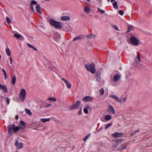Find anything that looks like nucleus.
Listing matches in <instances>:
<instances>
[{
	"mask_svg": "<svg viewBox=\"0 0 152 152\" xmlns=\"http://www.w3.org/2000/svg\"><path fill=\"white\" fill-rule=\"evenodd\" d=\"M6 19L7 22V23L9 24L11 23V21L10 19L9 18V17H6Z\"/></svg>",
	"mask_w": 152,
	"mask_h": 152,
	"instance_id": "36",
	"label": "nucleus"
},
{
	"mask_svg": "<svg viewBox=\"0 0 152 152\" xmlns=\"http://www.w3.org/2000/svg\"><path fill=\"white\" fill-rule=\"evenodd\" d=\"M27 45L29 48H33V45H32L30 43H28L27 44Z\"/></svg>",
	"mask_w": 152,
	"mask_h": 152,
	"instance_id": "47",
	"label": "nucleus"
},
{
	"mask_svg": "<svg viewBox=\"0 0 152 152\" xmlns=\"http://www.w3.org/2000/svg\"><path fill=\"white\" fill-rule=\"evenodd\" d=\"M26 94V91L25 89H23L21 90L19 95V99L22 102H24L25 99Z\"/></svg>",
	"mask_w": 152,
	"mask_h": 152,
	"instance_id": "5",
	"label": "nucleus"
},
{
	"mask_svg": "<svg viewBox=\"0 0 152 152\" xmlns=\"http://www.w3.org/2000/svg\"><path fill=\"white\" fill-rule=\"evenodd\" d=\"M126 97H125L124 98V99L123 101V102L124 103H125V101H126Z\"/></svg>",
	"mask_w": 152,
	"mask_h": 152,
	"instance_id": "54",
	"label": "nucleus"
},
{
	"mask_svg": "<svg viewBox=\"0 0 152 152\" xmlns=\"http://www.w3.org/2000/svg\"><path fill=\"white\" fill-rule=\"evenodd\" d=\"M37 4V2L36 1L34 0H31V3L30 4V6L31 10V11L32 12L34 11V9L33 5H36Z\"/></svg>",
	"mask_w": 152,
	"mask_h": 152,
	"instance_id": "15",
	"label": "nucleus"
},
{
	"mask_svg": "<svg viewBox=\"0 0 152 152\" xmlns=\"http://www.w3.org/2000/svg\"><path fill=\"white\" fill-rule=\"evenodd\" d=\"M85 67L87 70L89 71L92 73L94 74L96 70L94 63L86 64L85 65Z\"/></svg>",
	"mask_w": 152,
	"mask_h": 152,
	"instance_id": "4",
	"label": "nucleus"
},
{
	"mask_svg": "<svg viewBox=\"0 0 152 152\" xmlns=\"http://www.w3.org/2000/svg\"><path fill=\"white\" fill-rule=\"evenodd\" d=\"M20 124L19 127L20 129H23L25 128L26 124L24 121H20Z\"/></svg>",
	"mask_w": 152,
	"mask_h": 152,
	"instance_id": "16",
	"label": "nucleus"
},
{
	"mask_svg": "<svg viewBox=\"0 0 152 152\" xmlns=\"http://www.w3.org/2000/svg\"><path fill=\"white\" fill-rule=\"evenodd\" d=\"M36 10L37 12L38 13L41 14L42 12L41 11V8L39 4H37L36 6Z\"/></svg>",
	"mask_w": 152,
	"mask_h": 152,
	"instance_id": "19",
	"label": "nucleus"
},
{
	"mask_svg": "<svg viewBox=\"0 0 152 152\" xmlns=\"http://www.w3.org/2000/svg\"><path fill=\"white\" fill-rule=\"evenodd\" d=\"M133 28V27L131 26H129L128 27V31H130L131 30L132 28Z\"/></svg>",
	"mask_w": 152,
	"mask_h": 152,
	"instance_id": "49",
	"label": "nucleus"
},
{
	"mask_svg": "<svg viewBox=\"0 0 152 152\" xmlns=\"http://www.w3.org/2000/svg\"><path fill=\"white\" fill-rule=\"evenodd\" d=\"M26 113L29 115H32V113L30 110L28 109H26L25 110Z\"/></svg>",
	"mask_w": 152,
	"mask_h": 152,
	"instance_id": "30",
	"label": "nucleus"
},
{
	"mask_svg": "<svg viewBox=\"0 0 152 152\" xmlns=\"http://www.w3.org/2000/svg\"><path fill=\"white\" fill-rule=\"evenodd\" d=\"M113 141H114L115 142L118 143L119 142H121V140L120 139H117L116 140H113Z\"/></svg>",
	"mask_w": 152,
	"mask_h": 152,
	"instance_id": "38",
	"label": "nucleus"
},
{
	"mask_svg": "<svg viewBox=\"0 0 152 152\" xmlns=\"http://www.w3.org/2000/svg\"><path fill=\"white\" fill-rule=\"evenodd\" d=\"M115 0H107L108 2H109L110 1H111V3L115 1Z\"/></svg>",
	"mask_w": 152,
	"mask_h": 152,
	"instance_id": "53",
	"label": "nucleus"
},
{
	"mask_svg": "<svg viewBox=\"0 0 152 152\" xmlns=\"http://www.w3.org/2000/svg\"><path fill=\"white\" fill-rule=\"evenodd\" d=\"M2 70L3 72L4 73V77H5V79L6 80L7 79V75L6 73V71L4 69H2Z\"/></svg>",
	"mask_w": 152,
	"mask_h": 152,
	"instance_id": "33",
	"label": "nucleus"
},
{
	"mask_svg": "<svg viewBox=\"0 0 152 152\" xmlns=\"http://www.w3.org/2000/svg\"><path fill=\"white\" fill-rule=\"evenodd\" d=\"M80 101L78 100L76 102L75 104L70 106L69 107V109L70 110H73L77 109L79 106L80 105Z\"/></svg>",
	"mask_w": 152,
	"mask_h": 152,
	"instance_id": "7",
	"label": "nucleus"
},
{
	"mask_svg": "<svg viewBox=\"0 0 152 152\" xmlns=\"http://www.w3.org/2000/svg\"><path fill=\"white\" fill-rule=\"evenodd\" d=\"M82 113V107H80V110H79L78 112V115H80Z\"/></svg>",
	"mask_w": 152,
	"mask_h": 152,
	"instance_id": "43",
	"label": "nucleus"
},
{
	"mask_svg": "<svg viewBox=\"0 0 152 152\" xmlns=\"http://www.w3.org/2000/svg\"><path fill=\"white\" fill-rule=\"evenodd\" d=\"M98 10L101 14H103L105 13V11L101 9L100 8H97Z\"/></svg>",
	"mask_w": 152,
	"mask_h": 152,
	"instance_id": "32",
	"label": "nucleus"
},
{
	"mask_svg": "<svg viewBox=\"0 0 152 152\" xmlns=\"http://www.w3.org/2000/svg\"><path fill=\"white\" fill-rule=\"evenodd\" d=\"M87 38L88 39H91L92 38H95V36L94 35L90 34L87 35L86 36Z\"/></svg>",
	"mask_w": 152,
	"mask_h": 152,
	"instance_id": "27",
	"label": "nucleus"
},
{
	"mask_svg": "<svg viewBox=\"0 0 152 152\" xmlns=\"http://www.w3.org/2000/svg\"><path fill=\"white\" fill-rule=\"evenodd\" d=\"M112 125V123H110L106 125L105 127V129H108L109 127H110Z\"/></svg>",
	"mask_w": 152,
	"mask_h": 152,
	"instance_id": "34",
	"label": "nucleus"
},
{
	"mask_svg": "<svg viewBox=\"0 0 152 152\" xmlns=\"http://www.w3.org/2000/svg\"><path fill=\"white\" fill-rule=\"evenodd\" d=\"M84 11L87 13H89L90 11V9L89 7L88 6H86L84 7Z\"/></svg>",
	"mask_w": 152,
	"mask_h": 152,
	"instance_id": "23",
	"label": "nucleus"
},
{
	"mask_svg": "<svg viewBox=\"0 0 152 152\" xmlns=\"http://www.w3.org/2000/svg\"><path fill=\"white\" fill-rule=\"evenodd\" d=\"M45 66L47 68H48L50 70H54V66H53V64L50 61H48V64L47 65L45 64Z\"/></svg>",
	"mask_w": 152,
	"mask_h": 152,
	"instance_id": "8",
	"label": "nucleus"
},
{
	"mask_svg": "<svg viewBox=\"0 0 152 152\" xmlns=\"http://www.w3.org/2000/svg\"><path fill=\"white\" fill-rule=\"evenodd\" d=\"M90 44L92 45V43H90Z\"/></svg>",
	"mask_w": 152,
	"mask_h": 152,
	"instance_id": "58",
	"label": "nucleus"
},
{
	"mask_svg": "<svg viewBox=\"0 0 152 152\" xmlns=\"http://www.w3.org/2000/svg\"><path fill=\"white\" fill-rule=\"evenodd\" d=\"M141 61V58L140 57L139 53L137 55L136 57L134 58V61L133 64V65L134 68H139L140 67L139 63Z\"/></svg>",
	"mask_w": 152,
	"mask_h": 152,
	"instance_id": "2",
	"label": "nucleus"
},
{
	"mask_svg": "<svg viewBox=\"0 0 152 152\" xmlns=\"http://www.w3.org/2000/svg\"><path fill=\"white\" fill-rule=\"evenodd\" d=\"M90 134H88L86 135V136L85 137H84L83 139V140L84 141L86 140H87V139H88L89 138V137H90Z\"/></svg>",
	"mask_w": 152,
	"mask_h": 152,
	"instance_id": "37",
	"label": "nucleus"
},
{
	"mask_svg": "<svg viewBox=\"0 0 152 152\" xmlns=\"http://www.w3.org/2000/svg\"><path fill=\"white\" fill-rule=\"evenodd\" d=\"M6 52L7 54L9 56H11L10 50L9 48H6Z\"/></svg>",
	"mask_w": 152,
	"mask_h": 152,
	"instance_id": "31",
	"label": "nucleus"
},
{
	"mask_svg": "<svg viewBox=\"0 0 152 152\" xmlns=\"http://www.w3.org/2000/svg\"><path fill=\"white\" fill-rule=\"evenodd\" d=\"M114 3L113 4V6L114 8L115 9L117 10L118 9V6L117 3V1H115L113 2Z\"/></svg>",
	"mask_w": 152,
	"mask_h": 152,
	"instance_id": "29",
	"label": "nucleus"
},
{
	"mask_svg": "<svg viewBox=\"0 0 152 152\" xmlns=\"http://www.w3.org/2000/svg\"><path fill=\"white\" fill-rule=\"evenodd\" d=\"M92 99V97L89 96H86L83 99V100L85 102H90L91 101Z\"/></svg>",
	"mask_w": 152,
	"mask_h": 152,
	"instance_id": "12",
	"label": "nucleus"
},
{
	"mask_svg": "<svg viewBox=\"0 0 152 152\" xmlns=\"http://www.w3.org/2000/svg\"><path fill=\"white\" fill-rule=\"evenodd\" d=\"M112 118V116L111 115H105V119L107 121H109L111 120Z\"/></svg>",
	"mask_w": 152,
	"mask_h": 152,
	"instance_id": "26",
	"label": "nucleus"
},
{
	"mask_svg": "<svg viewBox=\"0 0 152 152\" xmlns=\"http://www.w3.org/2000/svg\"><path fill=\"white\" fill-rule=\"evenodd\" d=\"M101 73L100 72L97 71L96 74V80L97 81L99 82L101 80Z\"/></svg>",
	"mask_w": 152,
	"mask_h": 152,
	"instance_id": "18",
	"label": "nucleus"
},
{
	"mask_svg": "<svg viewBox=\"0 0 152 152\" xmlns=\"http://www.w3.org/2000/svg\"><path fill=\"white\" fill-rule=\"evenodd\" d=\"M84 112L86 114H87L88 113V110L86 109L85 108H84L83 110Z\"/></svg>",
	"mask_w": 152,
	"mask_h": 152,
	"instance_id": "46",
	"label": "nucleus"
},
{
	"mask_svg": "<svg viewBox=\"0 0 152 152\" xmlns=\"http://www.w3.org/2000/svg\"><path fill=\"white\" fill-rule=\"evenodd\" d=\"M109 97L110 98H114L115 99L116 101L119 103H120L121 102V100L116 95H115L113 94H111L109 95Z\"/></svg>",
	"mask_w": 152,
	"mask_h": 152,
	"instance_id": "14",
	"label": "nucleus"
},
{
	"mask_svg": "<svg viewBox=\"0 0 152 152\" xmlns=\"http://www.w3.org/2000/svg\"><path fill=\"white\" fill-rule=\"evenodd\" d=\"M85 108L86 109H87L88 110H91V107L89 106L88 105H86V106L85 108Z\"/></svg>",
	"mask_w": 152,
	"mask_h": 152,
	"instance_id": "39",
	"label": "nucleus"
},
{
	"mask_svg": "<svg viewBox=\"0 0 152 152\" xmlns=\"http://www.w3.org/2000/svg\"><path fill=\"white\" fill-rule=\"evenodd\" d=\"M16 76L14 75L12 77V84L14 85L16 83Z\"/></svg>",
	"mask_w": 152,
	"mask_h": 152,
	"instance_id": "24",
	"label": "nucleus"
},
{
	"mask_svg": "<svg viewBox=\"0 0 152 152\" xmlns=\"http://www.w3.org/2000/svg\"><path fill=\"white\" fill-rule=\"evenodd\" d=\"M86 0L88 2H89L90 1V0Z\"/></svg>",
	"mask_w": 152,
	"mask_h": 152,
	"instance_id": "57",
	"label": "nucleus"
},
{
	"mask_svg": "<svg viewBox=\"0 0 152 152\" xmlns=\"http://www.w3.org/2000/svg\"><path fill=\"white\" fill-rule=\"evenodd\" d=\"M19 118V117L18 115H16L15 116V119L16 120H18Z\"/></svg>",
	"mask_w": 152,
	"mask_h": 152,
	"instance_id": "55",
	"label": "nucleus"
},
{
	"mask_svg": "<svg viewBox=\"0 0 152 152\" xmlns=\"http://www.w3.org/2000/svg\"><path fill=\"white\" fill-rule=\"evenodd\" d=\"M113 28L114 29H115L116 30L118 31V28L116 26H115V25L113 26Z\"/></svg>",
	"mask_w": 152,
	"mask_h": 152,
	"instance_id": "45",
	"label": "nucleus"
},
{
	"mask_svg": "<svg viewBox=\"0 0 152 152\" xmlns=\"http://www.w3.org/2000/svg\"><path fill=\"white\" fill-rule=\"evenodd\" d=\"M118 145V143H115L114 144V145H113V147L114 148H116L117 147Z\"/></svg>",
	"mask_w": 152,
	"mask_h": 152,
	"instance_id": "50",
	"label": "nucleus"
},
{
	"mask_svg": "<svg viewBox=\"0 0 152 152\" xmlns=\"http://www.w3.org/2000/svg\"><path fill=\"white\" fill-rule=\"evenodd\" d=\"M61 80H62L65 83L66 85L67 88L69 89H70L72 88V85L69 83L68 81L64 78H62Z\"/></svg>",
	"mask_w": 152,
	"mask_h": 152,
	"instance_id": "10",
	"label": "nucleus"
},
{
	"mask_svg": "<svg viewBox=\"0 0 152 152\" xmlns=\"http://www.w3.org/2000/svg\"><path fill=\"white\" fill-rule=\"evenodd\" d=\"M14 36L17 39L20 38V39L22 40H23L24 39V37L22 36L17 34H14Z\"/></svg>",
	"mask_w": 152,
	"mask_h": 152,
	"instance_id": "20",
	"label": "nucleus"
},
{
	"mask_svg": "<svg viewBox=\"0 0 152 152\" xmlns=\"http://www.w3.org/2000/svg\"><path fill=\"white\" fill-rule=\"evenodd\" d=\"M121 77V75L118 74L114 75L113 81L114 82H117L119 80Z\"/></svg>",
	"mask_w": 152,
	"mask_h": 152,
	"instance_id": "17",
	"label": "nucleus"
},
{
	"mask_svg": "<svg viewBox=\"0 0 152 152\" xmlns=\"http://www.w3.org/2000/svg\"><path fill=\"white\" fill-rule=\"evenodd\" d=\"M5 100L6 103H7V104L8 105L10 103V100L9 98L8 97H6L5 99Z\"/></svg>",
	"mask_w": 152,
	"mask_h": 152,
	"instance_id": "44",
	"label": "nucleus"
},
{
	"mask_svg": "<svg viewBox=\"0 0 152 152\" xmlns=\"http://www.w3.org/2000/svg\"><path fill=\"white\" fill-rule=\"evenodd\" d=\"M8 133L9 135H12L13 133H17L20 128L18 126L15 127L14 124L9 125L7 126Z\"/></svg>",
	"mask_w": 152,
	"mask_h": 152,
	"instance_id": "1",
	"label": "nucleus"
},
{
	"mask_svg": "<svg viewBox=\"0 0 152 152\" xmlns=\"http://www.w3.org/2000/svg\"><path fill=\"white\" fill-rule=\"evenodd\" d=\"M10 63L11 64H12V58H10Z\"/></svg>",
	"mask_w": 152,
	"mask_h": 152,
	"instance_id": "52",
	"label": "nucleus"
},
{
	"mask_svg": "<svg viewBox=\"0 0 152 152\" xmlns=\"http://www.w3.org/2000/svg\"><path fill=\"white\" fill-rule=\"evenodd\" d=\"M126 148V145H123L121 146V147L118 148V149H120V150H123L125 149Z\"/></svg>",
	"mask_w": 152,
	"mask_h": 152,
	"instance_id": "35",
	"label": "nucleus"
},
{
	"mask_svg": "<svg viewBox=\"0 0 152 152\" xmlns=\"http://www.w3.org/2000/svg\"><path fill=\"white\" fill-rule=\"evenodd\" d=\"M49 22L53 26L56 28H62V23L60 22L55 21L53 19H50L49 21Z\"/></svg>",
	"mask_w": 152,
	"mask_h": 152,
	"instance_id": "3",
	"label": "nucleus"
},
{
	"mask_svg": "<svg viewBox=\"0 0 152 152\" xmlns=\"http://www.w3.org/2000/svg\"><path fill=\"white\" fill-rule=\"evenodd\" d=\"M100 95H102L104 93V90L103 88H102L100 90Z\"/></svg>",
	"mask_w": 152,
	"mask_h": 152,
	"instance_id": "42",
	"label": "nucleus"
},
{
	"mask_svg": "<svg viewBox=\"0 0 152 152\" xmlns=\"http://www.w3.org/2000/svg\"><path fill=\"white\" fill-rule=\"evenodd\" d=\"M16 152H18V151H16Z\"/></svg>",
	"mask_w": 152,
	"mask_h": 152,
	"instance_id": "60",
	"label": "nucleus"
},
{
	"mask_svg": "<svg viewBox=\"0 0 152 152\" xmlns=\"http://www.w3.org/2000/svg\"><path fill=\"white\" fill-rule=\"evenodd\" d=\"M103 129V127H100V128H99V129H98V131H97V132H100L101 130H102Z\"/></svg>",
	"mask_w": 152,
	"mask_h": 152,
	"instance_id": "51",
	"label": "nucleus"
},
{
	"mask_svg": "<svg viewBox=\"0 0 152 152\" xmlns=\"http://www.w3.org/2000/svg\"><path fill=\"white\" fill-rule=\"evenodd\" d=\"M118 13L121 15H124V11L123 10H120L118 11Z\"/></svg>",
	"mask_w": 152,
	"mask_h": 152,
	"instance_id": "41",
	"label": "nucleus"
},
{
	"mask_svg": "<svg viewBox=\"0 0 152 152\" xmlns=\"http://www.w3.org/2000/svg\"><path fill=\"white\" fill-rule=\"evenodd\" d=\"M15 145L16 146L17 149H20L22 148L23 146V144L22 142H18V141L17 140Z\"/></svg>",
	"mask_w": 152,
	"mask_h": 152,
	"instance_id": "13",
	"label": "nucleus"
},
{
	"mask_svg": "<svg viewBox=\"0 0 152 152\" xmlns=\"http://www.w3.org/2000/svg\"><path fill=\"white\" fill-rule=\"evenodd\" d=\"M130 41L132 44L136 46H139V41L137 38L134 36H132L130 38Z\"/></svg>",
	"mask_w": 152,
	"mask_h": 152,
	"instance_id": "6",
	"label": "nucleus"
},
{
	"mask_svg": "<svg viewBox=\"0 0 152 152\" xmlns=\"http://www.w3.org/2000/svg\"><path fill=\"white\" fill-rule=\"evenodd\" d=\"M107 111L108 112L114 115L115 113V110L114 108L112 105H108Z\"/></svg>",
	"mask_w": 152,
	"mask_h": 152,
	"instance_id": "9",
	"label": "nucleus"
},
{
	"mask_svg": "<svg viewBox=\"0 0 152 152\" xmlns=\"http://www.w3.org/2000/svg\"><path fill=\"white\" fill-rule=\"evenodd\" d=\"M50 119V118H42L41 119V120L43 123H45L47 121H49Z\"/></svg>",
	"mask_w": 152,
	"mask_h": 152,
	"instance_id": "28",
	"label": "nucleus"
},
{
	"mask_svg": "<svg viewBox=\"0 0 152 152\" xmlns=\"http://www.w3.org/2000/svg\"><path fill=\"white\" fill-rule=\"evenodd\" d=\"M47 1H50V0H46Z\"/></svg>",
	"mask_w": 152,
	"mask_h": 152,
	"instance_id": "59",
	"label": "nucleus"
},
{
	"mask_svg": "<svg viewBox=\"0 0 152 152\" xmlns=\"http://www.w3.org/2000/svg\"><path fill=\"white\" fill-rule=\"evenodd\" d=\"M47 100L48 101L56 102V98L52 97H50L48 98Z\"/></svg>",
	"mask_w": 152,
	"mask_h": 152,
	"instance_id": "25",
	"label": "nucleus"
},
{
	"mask_svg": "<svg viewBox=\"0 0 152 152\" xmlns=\"http://www.w3.org/2000/svg\"><path fill=\"white\" fill-rule=\"evenodd\" d=\"M123 135V134L121 133H118L116 132L112 134L111 135L112 137L114 138L121 137Z\"/></svg>",
	"mask_w": 152,
	"mask_h": 152,
	"instance_id": "11",
	"label": "nucleus"
},
{
	"mask_svg": "<svg viewBox=\"0 0 152 152\" xmlns=\"http://www.w3.org/2000/svg\"><path fill=\"white\" fill-rule=\"evenodd\" d=\"M84 38V37H82V36L79 35L77 36L74 39H73V41H78L81 40L82 39Z\"/></svg>",
	"mask_w": 152,
	"mask_h": 152,
	"instance_id": "22",
	"label": "nucleus"
},
{
	"mask_svg": "<svg viewBox=\"0 0 152 152\" xmlns=\"http://www.w3.org/2000/svg\"><path fill=\"white\" fill-rule=\"evenodd\" d=\"M61 19L62 21H66L70 20V18L68 16H63L61 17Z\"/></svg>",
	"mask_w": 152,
	"mask_h": 152,
	"instance_id": "21",
	"label": "nucleus"
},
{
	"mask_svg": "<svg viewBox=\"0 0 152 152\" xmlns=\"http://www.w3.org/2000/svg\"><path fill=\"white\" fill-rule=\"evenodd\" d=\"M52 106V105L51 104H47V105L46 106L45 108H48V107H49Z\"/></svg>",
	"mask_w": 152,
	"mask_h": 152,
	"instance_id": "48",
	"label": "nucleus"
},
{
	"mask_svg": "<svg viewBox=\"0 0 152 152\" xmlns=\"http://www.w3.org/2000/svg\"><path fill=\"white\" fill-rule=\"evenodd\" d=\"M31 48L33 49L34 50L37 51V50L36 48H35L34 47V46L33 47V48Z\"/></svg>",
	"mask_w": 152,
	"mask_h": 152,
	"instance_id": "56",
	"label": "nucleus"
},
{
	"mask_svg": "<svg viewBox=\"0 0 152 152\" xmlns=\"http://www.w3.org/2000/svg\"><path fill=\"white\" fill-rule=\"evenodd\" d=\"M139 132V130H136L135 131H134L133 132H132L131 133V135L132 136H133L134 135V134L136 133H138Z\"/></svg>",
	"mask_w": 152,
	"mask_h": 152,
	"instance_id": "40",
	"label": "nucleus"
}]
</instances>
